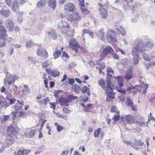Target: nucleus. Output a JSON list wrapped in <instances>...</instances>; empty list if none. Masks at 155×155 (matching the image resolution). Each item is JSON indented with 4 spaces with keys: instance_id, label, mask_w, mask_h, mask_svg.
Wrapping results in <instances>:
<instances>
[{
    "instance_id": "nucleus-16",
    "label": "nucleus",
    "mask_w": 155,
    "mask_h": 155,
    "mask_svg": "<svg viewBox=\"0 0 155 155\" xmlns=\"http://www.w3.org/2000/svg\"><path fill=\"white\" fill-rule=\"evenodd\" d=\"M18 2L17 1H14L12 5V8L14 12L17 13L19 10V7Z\"/></svg>"
},
{
    "instance_id": "nucleus-57",
    "label": "nucleus",
    "mask_w": 155,
    "mask_h": 155,
    "mask_svg": "<svg viewBox=\"0 0 155 155\" xmlns=\"http://www.w3.org/2000/svg\"><path fill=\"white\" fill-rule=\"evenodd\" d=\"M73 16V14L71 15H68L67 17L68 19L71 21H74Z\"/></svg>"
},
{
    "instance_id": "nucleus-31",
    "label": "nucleus",
    "mask_w": 155,
    "mask_h": 155,
    "mask_svg": "<svg viewBox=\"0 0 155 155\" xmlns=\"http://www.w3.org/2000/svg\"><path fill=\"white\" fill-rule=\"evenodd\" d=\"M45 52H46V50L44 49H40L38 48L36 51L37 55L39 56H42L44 54Z\"/></svg>"
},
{
    "instance_id": "nucleus-42",
    "label": "nucleus",
    "mask_w": 155,
    "mask_h": 155,
    "mask_svg": "<svg viewBox=\"0 0 155 155\" xmlns=\"http://www.w3.org/2000/svg\"><path fill=\"white\" fill-rule=\"evenodd\" d=\"M145 120L144 118L142 117H139L138 119L135 121V124L136 125H139V124L142 122V120Z\"/></svg>"
},
{
    "instance_id": "nucleus-32",
    "label": "nucleus",
    "mask_w": 155,
    "mask_h": 155,
    "mask_svg": "<svg viewBox=\"0 0 155 155\" xmlns=\"http://www.w3.org/2000/svg\"><path fill=\"white\" fill-rule=\"evenodd\" d=\"M61 54V51L58 50L56 49L55 51L54 52L53 56L54 57V58L56 59L59 57Z\"/></svg>"
},
{
    "instance_id": "nucleus-13",
    "label": "nucleus",
    "mask_w": 155,
    "mask_h": 155,
    "mask_svg": "<svg viewBox=\"0 0 155 155\" xmlns=\"http://www.w3.org/2000/svg\"><path fill=\"white\" fill-rule=\"evenodd\" d=\"M48 35L49 38L51 40H55L57 38L56 32L55 30H51L50 31L48 32Z\"/></svg>"
},
{
    "instance_id": "nucleus-64",
    "label": "nucleus",
    "mask_w": 155,
    "mask_h": 155,
    "mask_svg": "<svg viewBox=\"0 0 155 155\" xmlns=\"http://www.w3.org/2000/svg\"><path fill=\"white\" fill-rule=\"evenodd\" d=\"M9 118V117L8 115H4L3 116V119L2 121H3L4 122H5L8 120Z\"/></svg>"
},
{
    "instance_id": "nucleus-22",
    "label": "nucleus",
    "mask_w": 155,
    "mask_h": 155,
    "mask_svg": "<svg viewBox=\"0 0 155 155\" xmlns=\"http://www.w3.org/2000/svg\"><path fill=\"white\" fill-rule=\"evenodd\" d=\"M126 117L127 122L130 124L134 123L136 120L135 117H133L130 115H127Z\"/></svg>"
},
{
    "instance_id": "nucleus-39",
    "label": "nucleus",
    "mask_w": 155,
    "mask_h": 155,
    "mask_svg": "<svg viewBox=\"0 0 155 155\" xmlns=\"http://www.w3.org/2000/svg\"><path fill=\"white\" fill-rule=\"evenodd\" d=\"M72 87L74 89V91L77 93H79L81 89L78 85L74 84L73 85Z\"/></svg>"
},
{
    "instance_id": "nucleus-49",
    "label": "nucleus",
    "mask_w": 155,
    "mask_h": 155,
    "mask_svg": "<svg viewBox=\"0 0 155 155\" xmlns=\"http://www.w3.org/2000/svg\"><path fill=\"white\" fill-rule=\"evenodd\" d=\"M7 100L9 101L10 104L12 105L15 104L16 101V99L15 98L10 99L9 98L7 97Z\"/></svg>"
},
{
    "instance_id": "nucleus-19",
    "label": "nucleus",
    "mask_w": 155,
    "mask_h": 155,
    "mask_svg": "<svg viewBox=\"0 0 155 155\" xmlns=\"http://www.w3.org/2000/svg\"><path fill=\"white\" fill-rule=\"evenodd\" d=\"M12 137V136H8L7 137V138L5 140V143L7 144V147H8L9 146L12 145L14 141V137Z\"/></svg>"
},
{
    "instance_id": "nucleus-35",
    "label": "nucleus",
    "mask_w": 155,
    "mask_h": 155,
    "mask_svg": "<svg viewBox=\"0 0 155 155\" xmlns=\"http://www.w3.org/2000/svg\"><path fill=\"white\" fill-rule=\"evenodd\" d=\"M0 13L5 17H8L9 15L10 11L9 10H2L0 11Z\"/></svg>"
},
{
    "instance_id": "nucleus-40",
    "label": "nucleus",
    "mask_w": 155,
    "mask_h": 155,
    "mask_svg": "<svg viewBox=\"0 0 155 155\" xmlns=\"http://www.w3.org/2000/svg\"><path fill=\"white\" fill-rule=\"evenodd\" d=\"M142 57L146 61L150 62L151 61V59H150L149 57L146 53L143 54L142 55Z\"/></svg>"
},
{
    "instance_id": "nucleus-38",
    "label": "nucleus",
    "mask_w": 155,
    "mask_h": 155,
    "mask_svg": "<svg viewBox=\"0 0 155 155\" xmlns=\"http://www.w3.org/2000/svg\"><path fill=\"white\" fill-rule=\"evenodd\" d=\"M140 16V15L139 14H137L135 15V16L134 18L131 19V21L132 22L134 23H135L138 21L139 20V18Z\"/></svg>"
},
{
    "instance_id": "nucleus-36",
    "label": "nucleus",
    "mask_w": 155,
    "mask_h": 155,
    "mask_svg": "<svg viewBox=\"0 0 155 155\" xmlns=\"http://www.w3.org/2000/svg\"><path fill=\"white\" fill-rule=\"evenodd\" d=\"M23 105H19L16 104V105L12 106V107L15 109V110H22L23 109L22 106Z\"/></svg>"
},
{
    "instance_id": "nucleus-52",
    "label": "nucleus",
    "mask_w": 155,
    "mask_h": 155,
    "mask_svg": "<svg viewBox=\"0 0 155 155\" xmlns=\"http://www.w3.org/2000/svg\"><path fill=\"white\" fill-rule=\"evenodd\" d=\"M11 78L13 82H15L16 80L18 79V77L16 75H11Z\"/></svg>"
},
{
    "instance_id": "nucleus-1",
    "label": "nucleus",
    "mask_w": 155,
    "mask_h": 155,
    "mask_svg": "<svg viewBox=\"0 0 155 155\" xmlns=\"http://www.w3.org/2000/svg\"><path fill=\"white\" fill-rule=\"evenodd\" d=\"M147 38L144 37L142 39H139L138 40L137 44L135 45L134 48L131 51L132 54L134 57L133 64L134 65L137 64L139 63V54L140 52L143 53L146 50L145 49L144 45L142 43L143 40H146Z\"/></svg>"
},
{
    "instance_id": "nucleus-47",
    "label": "nucleus",
    "mask_w": 155,
    "mask_h": 155,
    "mask_svg": "<svg viewBox=\"0 0 155 155\" xmlns=\"http://www.w3.org/2000/svg\"><path fill=\"white\" fill-rule=\"evenodd\" d=\"M135 144L137 146H140L143 144V142L140 140H136L135 142Z\"/></svg>"
},
{
    "instance_id": "nucleus-4",
    "label": "nucleus",
    "mask_w": 155,
    "mask_h": 155,
    "mask_svg": "<svg viewBox=\"0 0 155 155\" xmlns=\"http://www.w3.org/2000/svg\"><path fill=\"white\" fill-rule=\"evenodd\" d=\"M69 45L71 48L74 50L76 53L78 52V49L80 46L78 42L75 39L71 40L69 42Z\"/></svg>"
},
{
    "instance_id": "nucleus-25",
    "label": "nucleus",
    "mask_w": 155,
    "mask_h": 155,
    "mask_svg": "<svg viewBox=\"0 0 155 155\" xmlns=\"http://www.w3.org/2000/svg\"><path fill=\"white\" fill-rule=\"evenodd\" d=\"M114 77L117 81L119 86L120 87H122L123 85V77L121 76H119L117 77L114 76Z\"/></svg>"
},
{
    "instance_id": "nucleus-10",
    "label": "nucleus",
    "mask_w": 155,
    "mask_h": 155,
    "mask_svg": "<svg viewBox=\"0 0 155 155\" xmlns=\"http://www.w3.org/2000/svg\"><path fill=\"white\" fill-rule=\"evenodd\" d=\"M47 73L49 74H51L53 77H57L59 76V72L56 70H52L47 68L46 70Z\"/></svg>"
},
{
    "instance_id": "nucleus-27",
    "label": "nucleus",
    "mask_w": 155,
    "mask_h": 155,
    "mask_svg": "<svg viewBox=\"0 0 155 155\" xmlns=\"http://www.w3.org/2000/svg\"><path fill=\"white\" fill-rule=\"evenodd\" d=\"M127 61L128 59L126 58L122 59L120 64L117 65L118 68H119L120 66H122V68H123L124 66L127 64Z\"/></svg>"
},
{
    "instance_id": "nucleus-33",
    "label": "nucleus",
    "mask_w": 155,
    "mask_h": 155,
    "mask_svg": "<svg viewBox=\"0 0 155 155\" xmlns=\"http://www.w3.org/2000/svg\"><path fill=\"white\" fill-rule=\"evenodd\" d=\"M104 30L103 28H101V30L99 31L98 35L100 37L101 39L102 40L105 39V35L104 32Z\"/></svg>"
},
{
    "instance_id": "nucleus-5",
    "label": "nucleus",
    "mask_w": 155,
    "mask_h": 155,
    "mask_svg": "<svg viewBox=\"0 0 155 155\" xmlns=\"http://www.w3.org/2000/svg\"><path fill=\"white\" fill-rule=\"evenodd\" d=\"M110 87L111 88L110 89L107 90L106 87L105 90V91L107 93L106 101L107 102L110 101L113 99H114L115 97V94L114 93L112 92L113 89L111 86L110 84Z\"/></svg>"
},
{
    "instance_id": "nucleus-51",
    "label": "nucleus",
    "mask_w": 155,
    "mask_h": 155,
    "mask_svg": "<svg viewBox=\"0 0 155 155\" xmlns=\"http://www.w3.org/2000/svg\"><path fill=\"white\" fill-rule=\"evenodd\" d=\"M81 9L82 12L85 15L87 14L89 12V11L87 9L83 7L81 8Z\"/></svg>"
},
{
    "instance_id": "nucleus-44",
    "label": "nucleus",
    "mask_w": 155,
    "mask_h": 155,
    "mask_svg": "<svg viewBox=\"0 0 155 155\" xmlns=\"http://www.w3.org/2000/svg\"><path fill=\"white\" fill-rule=\"evenodd\" d=\"M26 46L27 47L31 48L34 46V43L31 41H28L26 42Z\"/></svg>"
},
{
    "instance_id": "nucleus-11",
    "label": "nucleus",
    "mask_w": 155,
    "mask_h": 155,
    "mask_svg": "<svg viewBox=\"0 0 155 155\" xmlns=\"http://www.w3.org/2000/svg\"><path fill=\"white\" fill-rule=\"evenodd\" d=\"M99 11L100 12L101 17L104 19L106 18L108 15V12L106 9L104 8H100Z\"/></svg>"
},
{
    "instance_id": "nucleus-41",
    "label": "nucleus",
    "mask_w": 155,
    "mask_h": 155,
    "mask_svg": "<svg viewBox=\"0 0 155 155\" xmlns=\"http://www.w3.org/2000/svg\"><path fill=\"white\" fill-rule=\"evenodd\" d=\"M23 87L25 89V90H23L22 91V92H24V91H25V92L29 94L31 93V89L29 87L28 85L25 84L24 85Z\"/></svg>"
},
{
    "instance_id": "nucleus-23",
    "label": "nucleus",
    "mask_w": 155,
    "mask_h": 155,
    "mask_svg": "<svg viewBox=\"0 0 155 155\" xmlns=\"http://www.w3.org/2000/svg\"><path fill=\"white\" fill-rule=\"evenodd\" d=\"M48 6L51 8L54 9L56 7V0H49L48 2Z\"/></svg>"
},
{
    "instance_id": "nucleus-18",
    "label": "nucleus",
    "mask_w": 155,
    "mask_h": 155,
    "mask_svg": "<svg viewBox=\"0 0 155 155\" xmlns=\"http://www.w3.org/2000/svg\"><path fill=\"white\" fill-rule=\"evenodd\" d=\"M124 3L123 5V8L125 11L129 9L130 7V3H132L133 0H124Z\"/></svg>"
},
{
    "instance_id": "nucleus-45",
    "label": "nucleus",
    "mask_w": 155,
    "mask_h": 155,
    "mask_svg": "<svg viewBox=\"0 0 155 155\" xmlns=\"http://www.w3.org/2000/svg\"><path fill=\"white\" fill-rule=\"evenodd\" d=\"M28 59L29 62H31L32 63L35 64L36 63V61L35 60L34 58H33L29 56L28 58Z\"/></svg>"
},
{
    "instance_id": "nucleus-17",
    "label": "nucleus",
    "mask_w": 155,
    "mask_h": 155,
    "mask_svg": "<svg viewBox=\"0 0 155 155\" xmlns=\"http://www.w3.org/2000/svg\"><path fill=\"white\" fill-rule=\"evenodd\" d=\"M115 31L118 34H120L123 36H124L126 35L125 31L122 26H120L119 28H115Z\"/></svg>"
},
{
    "instance_id": "nucleus-26",
    "label": "nucleus",
    "mask_w": 155,
    "mask_h": 155,
    "mask_svg": "<svg viewBox=\"0 0 155 155\" xmlns=\"http://www.w3.org/2000/svg\"><path fill=\"white\" fill-rule=\"evenodd\" d=\"M25 134L28 137L31 138L34 137L35 131L33 130H30L25 132Z\"/></svg>"
},
{
    "instance_id": "nucleus-28",
    "label": "nucleus",
    "mask_w": 155,
    "mask_h": 155,
    "mask_svg": "<svg viewBox=\"0 0 155 155\" xmlns=\"http://www.w3.org/2000/svg\"><path fill=\"white\" fill-rule=\"evenodd\" d=\"M46 2L45 0H41L37 4V6L39 8H41L45 6L46 4Z\"/></svg>"
},
{
    "instance_id": "nucleus-24",
    "label": "nucleus",
    "mask_w": 155,
    "mask_h": 155,
    "mask_svg": "<svg viewBox=\"0 0 155 155\" xmlns=\"http://www.w3.org/2000/svg\"><path fill=\"white\" fill-rule=\"evenodd\" d=\"M59 102L61 105L67 106L68 105L69 102L67 98H61L59 100Z\"/></svg>"
},
{
    "instance_id": "nucleus-53",
    "label": "nucleus",
    "mask_w": 155,
    "mask_h": 155,
    "mask_svg": "<svg viewBox=\"0 0 155 155\" xmlns=\"http://www.w3.org/2000/svg\"><path fill=\"white\" fill-rule=\"evenodd\" d=\"M62 22L63 24L62 26L66 28L69 27L70 25L67 22L65 21H63V20H62Z\"/></svg>"
},
{
    "instance_id": "nucleus-43",
    "label": "nucleus",
    "mask_w": 155,
    "mask_h": 155,
    "mask_svg": "<svg viewBox=\"0 0 155 155\" xmlns=\"http://www.w3.org/2000/svg\"><path fill=\"white\" fill-rule=\"evenodd\" d=\"M126 103L127 105L129 106H131L133 105V102L130 99L129 97H127V100L126 102Z\"/></svg>"
},
{
    "instance_id": "nucleus-58",
    "label": "nucleus",
    "mask_w": 155,
    "mask_h": 155,
    "mask_svg": "<svg viewBox=\"0 0 155 155\" xmlns=\"http://www.w3.org/2000/svg\"><path fill=\"white\" fill-rule=\"evenodd\" d=\"M24 115V113L22 111H17V117H21Z\"/></svg>"
},
{
    "instance_id": "nucleus-55",
    "label": "nucleus",
    "mask_w": 155,
    "mask_h": 155,
    "mask_svg": "<svg viewBox=\"0 0 155 155\" xmlns=\"http://www.w3.org/2000/svg\"><path fill=\"white\" fill-rule=\"evenodd\" d=\"M42 64L43 67L45 68H47L50 65L48 63V61H45Z\"/></svg>"
},
{
    "instance_id": "nucleus-50",
    "label": "nucleus",
    "mask_w": 155,
    "mask_h": 155,
    "mask_svg": "<svg viewBox=\"0 0 155 155\" xmlns=\"http://www.w3.org/2000/svg\"><path fill=\"white\" fill-rule=\"evenodd\" d=\"M117 91L122 94H125V90L124 89L120 88H117Z\"/></svg>"
},
{
    "instance_id": "nucleus-14",
    "label": "nucleus",
    "mask_w": 155,
    "mask_h": 155,
    "mask_svg": "<svg viewBox=\"0 0 155 155\" xmlns=\"http://www.w3.org/2000/svg\"><path fill=\"white\" fill-rule=\"evenodd\" d=\"M140 89H141V87L139 85H135L134 86L131 85V87H129L127 88V90L130 91L132 89H133L134 91L133 94H135L136 93V91L141 92V90H140Z\"/></svg>"
},
{
    "instance_id": "nucleus-34",
    "label": "nucleus",
    "mask_w": 155,
    "mask_h": 155,
    "mask_svg": "<svg viewBox=\"0 0 155 155\" xmlns=\"http://www.w3.org/2000/svg\"><path fill=\"white\" fill-rule=\"evenodd\" d=\"M73 16L74 20L79 21L80 20L81 15L77 12H75L73 13Z\"/></svg>"
},
{
    "instance_id": "nucleus-8",
    "label": "nucleus",
    "mask_w": 155,
    "mask_h": 155,
    "mask_svg": "<svg viewBox=\"0 0 155 155\" xmlns=\"http://www.w3.org/2000/svg\"><path fill=\"white\" fill-rule=\"evenodd\" d=\"M113 50L111 47L109 46H107L104 49L102 53V55L103 56H106L108 54L112 53L113 52Z\"/></svg>"
},
{
    "instance_id": "nucleus-3",
    "label": "nucleus",
    "mask_w": 155,
    "mask_h": 155,
    "mask_svg": "<svg viewBox=\"0 0 155 155\" xmlns=\"http://www.w3.org/2000/svg\"><path fill=\"white\" fill-rule=\"evenodd\" d=\"M107 74L106 78L107 89H110L111 88L110 87V84H111V78L112 74H113L114 71L111 68H109L107 70Z\"/></svg>"
},
{
    "instance_id": "nucleus-21",
    "label": "nucleus",
    "mask_w": 155,
    "mask_h": 155,
    "mask_svg": "<svg viewBox=\"0 0 155 155\" xmlns=\"http://www.w3.org/2000/svg\"><path fill=\"white\" fill-rule=\"evenodd\" d=\"M30 151L29 150H20L18 151L17 153H15L14 155H27Z\"/></svg>"
},
{
    "instance_id": "nucleus-2",
    "label": "nucleus",
    "mask_w": 155,
    "mask_h": 155,
    "mask_svg": "<svg viewBox=\"0 0 155 155\" xmlns=\"http://www.w3.org/2000/svg\"><path fill=\"white\" fill-rule=\"evenodd\" d=\"M144 37H146L147 38V40L145 41L143 40L142 41V43L144 45V46L145 48V49L146 50V51L147 50V49L146 48H151L153 47L154 45L153 42L152 41H150V39L148 38L147 37L143 36L141 38H138L136 40V45L137 44L138 39H142Z\"/></svg>"
},
{
    "instance_id": "nucleus-62",
    "label": "nucleus",
    "mask_w": 155,
    "mask_h": 155,
    "mask_svg": "<svg viewBox=\"0 0 155 155\" xmlns=\"http://www.w3.org/2000/svg\"><path fill=\"white\" fill-rule=\"evenodd\" d=\"M88 89L89 88L86 86H84L83 87L81 90V91L83 93H85Z\"/></svg>"
},
{
    "instance_id": "nucleus-59",
    "label": "nucleus",
    "mask_w": 155,
    "mask_h": 155,
    "mask_svg": "<svg viewBox=\"0 0 155 155\" xmlns=\"http://www.w3.org/2000/svg\"><path fill=\"white\" fill-rule=\"evenodd\" d=\"M43 78L44 79V82L45 87V88H47L48 89V87L47 85L48 80L46 78Z\"/></svg>"
},
{
    "instance_id": "nucleus-61",
    "label": "nucleus",
    "mask_w": 155,
    "mask_h": 155,
    "mask_svg": "<svg viewBox=\"0 0 155 155\" xmlns=\"http://www.w3.org/2000/svg\"><path fill=\"white\" fill-rule=\"evenodd\" d=\"M146 125L145 120H142V122L139 124V125H140L141 127H145Z\"/></svg>"
},
{
    "instance_id": "nucleus-56",
    "label": "nucleus",
    "mask_w": 155,
    "mask_h": 155,
    "mask_svg": "<svg viewBox=\"0 0 155 155\" xmlns=\"http://www.w3.org/2000/svg\"><path fill=\"white\" fill-rule=\"evenodd\" d=\"M9 103L5 102L2 104L1 107L2 108H6L9 106Z\"/></svg>"
},
{
    "instance_id": "nucleus-37",
    "label": "nucleus",
    "mask_w": 155,
    "mask_h": 155,
    "mask_svg": "<svg viewBox=\"0 0 155 155\" xmlns=\"http://www.w3.org/2000/svg\"><path fill=\"white\" fill-rule=\"evenodd\" d=\"M78 98L77 96H74L72 95H70L68 96L67 99L69 103L71 102L73 100H75Z\"/></svg>"
},
{
    "instance_id": "nucleus-46",
    "label": "nucleus",
    "mask_w": 155,
    "mask_h": 155,
    "mask_svg": "<svg viewBox=\"0 0 155 155\" xmlns=\"http://www.w3.org/2000/svg\"><path fill=\"white\" fill-rule=\"evenodd\" d=\"M101 131V129L100 128H98L96 131H95L94 133V136L95 137H98L99 136V134Z\"/></svg>"
},
{
    "instance_id": "nucleus-20",
    "label": "nucleus",
    "mask_w": 155,
    "mask_h": 155,
    "mask_svg": "<svg viewBox=\"0 0 155 155\" xmlns=\"http://www.w3.org/2000/svg\"><path fill=\"white\" fill-rule=\"evenodd\" d=\"M133 76L132 70L130 69L128 70L126 72L125 75L124 77V78L127 80H129L132 78Z\"/></svg>"
},
{
    "instance_id": "nucleus-7",
    "label": "nucleus",
    "mask_w": 155,
    "mask_h": 155,
    "mask_svg": "<svg viewBox=\"0 0 155 155\" xmlns=\"http://www.w3.org/2000/svg\"><path fill=\"white\" fill-rule=\"evenodd\" d=\"M5 25L7 28L10 31L13 30L15 25L14 22L11 19H8L6 20Z\"/></svg>"
},
{
    "instance_id": "nucleus-54",
    "label": "nucleus",
    "mask_w": 155,
    "mask_h": 155,
    "mask_svg": "<svg viewBox=\"0 0 155 155\" xmlns=\"http://www.w3.org/2000/svg\"><path fill=\"white\" fill-rule=\"evenodd\" d=\"M120 118V115H115L113 118H112V119L114 120L115 122H116Z\"/></svg>"
},
{
    "instance_id": "nucleus-12",
    "label": "nucleus",
    "mask_w": 155,
    "mask_h": 155,
    "mask_svg": "<svg viewBox=\"0 0 155 155\" xmlns=\"http://www.w3.org/2000/svg\"><path fill=\"white\" fill-rule=\"evenodd\" d=\"M15 130L14 128L12 126H9L7 129V133L8 136H15Z\"/></svg>"
},
{
    "instance_id": "nucleus-30",
    "label": "nucleus",
    "mask_w": 155,
    "mask_h": 155,
    "mask_svg": "<svg viewBox=\"0 0 155 155\" xmlns=\"http://www.w3.org/2000/svg\"><path fill=\"white\" fill-rule=\"evenodd\" d=\"M98 83L104 90H106L105 81L104 80L101 79L98 81Z\"/></svg>"
},
{
    "instance_id": "nucleus-60",
    "label": "nucleus",
    "mask_w": 155,
    "mask_h": 155,
    "mask_svg": "<svg viewBox=\"0 0 155 155\" xmlns=\"http://www.w3.org/2000/svg\"><path fill=\"white\" fill-rule=\"evenodd\" d=\"M155 66V62H152L148 64V66H147L146 68L148 70L149 67L150 66Z\"/></svg>"
},
{
    "instance_id": "nucleus-6",
    "label": "nucleus",
    "mask_w": 155,
    "mask_h": 155,
    "mask_svg": "<svg viewBox=\"0 0 155 155\" xmlns=\"http://www.w3.org/2000/svg\"><path fill=\"white\" fill-rule=\"evenodd\" d=\"M114 33L113 31H109L106 35V38L107 41L109 43H114L115 41V38H114Z\"/></svg>"
},
{
    "instance_id": "nucleus-63",
    "label": "nucleus",
    "mask_w": 155,
    "mask_h": 155,
    "mask_svg": "<svg viewBox=\"0 0 155 155\" xmlns=\"http://www.w3.org/2000/svg\"><path fill=\"white\" fill-rule=\"evenodd\" d=\"M15 31L16 32L17 35H20V33L19 31V28L17 26H16L15 27Z\"/></svg>"
},
{
    "instance_id": "nucleus-48",
    "label": "nucleus",
    "mask_w": 155,
    "mask_h": 155,
    "mask_svg": "<svg viewBox=\"0 0 155 155\" xmlns=\"http://www.w3.org/2000/svg\"><path fill=\"white\" fill-rule=\"evenodd\" d=\"M5 148L4 144L0 140V153L3 152L5 150Z\"/></svg>"
},
{
    "instance_id": "nucleus-29",
    "label": "nucleus",
    "mask_w": 155,
    "mask_h": 155,
    "mask_svg": "<svg viewBox=\"0 0 155 155\" xmlns=\"http://www.w3.org/2000/svg\"><path fill=\"white\" fill-rule=\"evenodd\" d=\"M63 91L61 90H57L54 91V96L58 98L61 97L62 95Z\"/></svg>"
},
{
    "instance_id": "nucleus-9",
    "label": "nucleus",
    "mask_w": 155,
    "mask_h": 155,
    "mask_svg": "<svg viewBox=\"0 0 155 155\" xmlns=\"http://www.w3.org/2000/svg\"><path fill=\"white\" fill-rule=\"evenodd\" d=\"M64 8L65 10L70 12H73L74 9V6L73 4L71 3H68L65 4Z\"/></svg>"
},
{
    "instance_id": "nucleus-15",
    "label": "nucleus",
    "mask_w": 155,
    "mask_h": 155,
    "mask_svg": "<svg viewBox=\"0 0 155 155\" xmlns=\"http://www.w3.org/2000/svg\"><path fill=\"white\" fill-rule=\"evenodd\" d=\"M6 33L7 31L5 27L0 25V38L2 39L3 37L6 36Z\"/></svg>"
}]
</instances>
